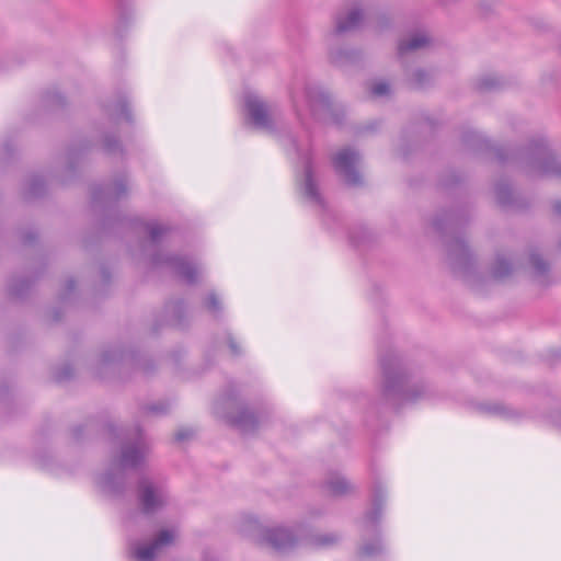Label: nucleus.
Here are the masks:
<instances>
[{
    "label": "nucleus",
    "mask_w": 561,
    "mask_h": 561,
    "mask_svg": "<svg viewBox=\"0 0 561 561\" xmlns=\"http://www.w3.org/2000/svg\"><path fill=\"white\" fill-rule=\"evenodd\" d=\"M296 190L300 198L310 206H321L322 195L310 161H305L301 172L296 175Z\"/></svg>",
    "instance_id": "20e7f679"
},
{
    "label": "nucleus",
    "mask_w": 561,
    "mask_h": 561,
    "mask_svg": "<svg viewBox=\"0 0 561 561\" xmlns=\"http://www.w3.org/2000/svg\"><path fill=\"white\" fill-rule=\"evenodd\" d=\"M247 531L256 542L277 550L290 548L296 541L293 531L283 526H263L256 518L248 520Z\"/></svg>",
    "instance_id": "7ed1b4c3"
},
{
    "label": "nucleus",
    "mask_w": 561,
    "mask_h": 561,
    "mask_svg": "<svg viewBox=\"0 0 561 561\" xmlns=\"http://www.w3.org/2000/svg\"><path fill=\"white\" fill-rule=\"evenodd\" d=\"M206 306L209 310L216 311L219 307L218 298L214 294L209 295L206 299Z\"/></svg>",
    "instance_id": "a211bd4d"
},
{
    "label": "nucleus",
    "mask_w": 561,
    "mask_h": 561,
    "mask_svg": "<svg viewBox=\"0 0 561 561\" xmlns=\"http://www.w3.org/2000/svg\"><path fill=\"white\" fill-rule=\"evenodd\" d=\"M381 391L388 400L399 405L419 403L431 394L430 387L423 380L390 373L383 377Z\"/></svg>",
    "instance_id": "f257e3e1"
},
{
    "label": "nucleus",
    "mask_w": 561,
    "mask_h": 561,
    "mask_svg": "<svg viewBox=\"0 0 561 561\" xmlns=\"http://www.w3.org/2000/svg\"><path fill=\"white\" fill-rule=\"evenodd\" d=\"M174 267L178 273L188 283L195 280V275L198 274L199 270L191 262L175 261Z\"/></svg>",
    "instance_id": "ddd939ff"
},
{
    "label": "nucleus",
    "mask_w": 561,
    "mask_h": 561,
    "mask_svg": "<svg viewBox=\"0 0 561 561\" xmlns=\"http://www.w3.org/2000/svg\"><path fill=\"white\" fill-rule=\"evenodd\" d=\"M230 346H231V348L233 350V348H234V343H233V342H231Z\"/></svg>",
    "instance_id": "a878e982"
},
{
    "label": "nucleus",
    "mask_w": 561,
    "mask_h": 561,
    "mask_svg": "<svg viewBox=\"0 0 561 561\" xmlns=\"http://www.w3.org/2000/svg\"><path fill=\"white\" fill-rule=\"evenodd\" d=\"M229 407L236 409L237 414L229 413L227 415H222V417H225L227 422L237 426L243 432H249L254 427L256 419L253 412L241 407H234L231 403H229Z\"/></svg>",
    "instance_id": "9d476101"
},
{
    "label": "nucleus",
    "mask_w": 561,
    "mask_h": 561,
    "mask_svg": "<svg viewBox=\"0 0 561 561\" xmlns=\"http://www.w3.org/2000/svg\"><path fill=\"white\" fill-rule=\"evenodd\" d=\"M145 446H131L124 450L122 465L125 467L136 466L145 456Z\"/></svg>",
    "instance_id": "f8f14e48"
},
{
    "label": "nucleus",
    "mask_w": 561,
    "mask_h": 561,
    "mask_svg": "<svg viewBox=\"0 0 561 561\" xmlns=\"http://www.w3.org/2000/svg\"><path fill=\"white\" fill-rule=\"evenodd\" d=\"M313 93H314V91L312 89H308L306 91V98H307V101L310 106H312V103H313Z\"/></svg>",
    "instance_id": "5701e85b"
},
{
    "label": "nucleus",
    "mask_w": 561,
    "mask_h": 561,
    "mask_svg": "<svg viewBox=\"0 0 561 561\" xmlns=\"http://www.w3.org/2000/svg\"><path fill=\"white\" fill-rule=\"evenodd\" d=\"M182 438H183V436L179 433L178 434V439H182Z\"/></svg>",
    "instance_id": "393cba45"
},
{
    "label": "nucleus",
    "mask_w": 561,
    "mask_h": 561,
    "mask_svg": "<svg viewBox=\"0 0 561 561\" xmlns=\"http://www.w3.org/2000/svg\"><path fill=\"white\" fill-rule=\"evenodd\" d=\"M425 76V73L423 71H417L415 72L413 79H412V83L415 85V87H422L423 85V77Z\"/></svg>",
    "instance_id": "aec40b11"
},
{
    "label": "nucleus",
    "mask_w": 561,
    "mask_h": 561,
    "mask_svg": "<svg viewBox=\"0 0 561 561\" xmlns=\"http://www.w3.org/2000/svg\"><path fill=\"white\" fill-rule=\"evenodd\" d=\"M549 163L556 164L553 169L550 170L548 165L543 167V172H552V173H560L561 172V165L557 164L554 160L550 161Z\"/></svg>",
    "instance_id": "4be33fe9"
},
{
    "label": "nucleus",
    "mask_w": 561,
    "mask_h": 561,
    "mask_svg": "<svg viewBox=\"0 0 561 561\" xmlns=\"http://www.w3.org/2000/svg\"><path fill=\"white\" fill-rule=\"evenodd\" d=\"M365 19V10L359 4H353L339 12L334 20L331 36L356 30Z\"/></svg>",
    "instance_id": "423d86ee"
},
{
    "label": "nucleus",
    "mask_w": 561,
    "mask_h": 561,
    "mask_svg": "<svg viewBox=\"0 0 561 561\" xmlns=\"http://www.w3.org/2000/svg\"><path fill=\"white\" fill-rule=\"evenodd\" d=\"M357 161V153L351 149H342L334 157L335 170L350 184H357L359 182V174L356 170Z\"/></svg>",
    "instance_id": "6e6552de"
},
{
    "label": "nucleus",
    "mask_w": 561,
    "mask_h": 561,
    "mask_svg": "<svg viewBox=\"0 0 561 561\" xmlns=\"http://www.w3.org/2000/svg\"><path fill=\"white\" fill-rule=\"evenodd\" d=\"M335 540V537L333 536H324L318 539V543L321 546H327L332 543Z\"/></svg>",
    "instance_id": "412c9836"
},
{
    "label": "nucleus",
    "mask_w": 561,
    "mask_h": 561,
    "mask_svg": "<svg viewBox=\"0 0 561 561\" xmlns=\"http://www.w3.org/2000/svg\"><path fill=\"white\" fill-rule=\"evenodd\" d=\"M178 537L174 528H163L151 543H138L131 548L133 557L137 561H151L164 548L172 545Z\"/></svg>",
    "instance_id": "39448f33"
},
{
    "label": "nucleus",
    "mask_w": 561,
    "mask_h": 561,
    "mask_svg": "<svg viewBox=\"0 0 561 561\" xmlns=\"http://www.w3.org/2000/svg\"><path fill=\"white\" fill-rule=\"evenodd\" d=\"M328 492L334 496H343L351 494L355 490V485L340 473H332L325 482Z\"/></svg>",
    "instance_id": "9b49d317"
},
{
    "label": "nucleus",
    "mask_w": 561,
    "mask_h": 561,
    "mask_svg": "<svg viewBox=\"0 0 561 561\" xmlns=\"http://www.w3.org/2000/svg\"><path fill=\"white\" fill-rule=\"evenodd\" d=\"M481 409L484 413L490 415H499L507 419L512 416V411L499 402L483 403Z\"/></svg>",
    "instance_id": "4468645a"
},
{
    "label": "nucleus",
    "mask_w": 561,
    "mask_h": 561,
    "mask_svg": "<svg viewBox=\"0 0 561 561\" xmlns=\"http://www.w3.org/2000/svg\"><path fill=\"white\" fill-rule=\"evenodd\" d=\"M370 90L375 96H386L390 93L391 87L385 80H376L371 83Z\"/></svg>",
    "instance_id": "2eb2a0df"
},
{
    "label": "nucleus",
    "mask_w": 561,
    "mask_h": 561,
    "mask_svg": "<svg viewBox=\"0 0 561 561\" xmlns=\"http://www.w3.org/2000/svg\"><path fill=\"white\" fill-rule=\"evenodd\" d=\"M240 105L245 119L260 129H270L278 113L275 102L267 101L260 93L252 90L242 94Z\"/></svg>",
    "instance_id": "f03ea898"
},
{
    "label": "nucleus",
    "mask_w": 561,
    "mask_h": 561,
    "mask_svg": "<svg viewBox=\"0 0 561 561\" xmlns=\"http://www.w3.org/2000/svg\"><path fill=\"white\" fill-rule=\"evenodd\" d=\"M375 551L368 547H364L363 548V553L366 554V556H370L373 554Z\"/></svg>",
    "instance_id": "b1692460"
},
{
    "label": "nucleus",
    "mask_w": 561,
    "mask_h": 561,
    "mask_svg": "<svg viewBox=\"0 0 561 561\" xmlns=\"http://www.w3.org/2000/svg\"><path fill=\"white\" fill-rule=\"evenodd\" d=\"M431 37L425 32H416L408 37L402 38L398 43V54L404 56L410 53L417 51L430 45Z\"/></svg>",
    "instance_id": "1a4fd4ad"
},
{
    "label": "nucleus",
    "mask_w": 561,
    "mask_h": 561,
    "mask_svg": "<svg viewBox=\"0 0 561 561\" xmlns=\"http://www.w3.org/2000/svg\"><path fill=\"white\" fill-rule=\"evenodd\" d=\"M549 422L561 432V410L553 411L549 416Z\"/></svg>",
    "instance_id": "f3484780"
},
{
    "label": "nucleus",
    "mask_w": 561,
    "mask_h": 561,
    "mask_svg": "<svg viewBox=\"0 0 561 561\" xmlns=\"http://www.w3.org/2000/svg\"><path fill=\"white\" fill-rule=\"evenodd\" d=\"M508 271V263L505 260H499L497 266L494 270V274L496 277L504 276Z\"/></svg>",
    "instance_id": "dca6fc26"
},
{
    "label": "nucleus",
    "mask_w": 561,
    "mask_h": 561,
    "mask_svg": "<svg viewBox=\"0 0 561 561\" xmlns=\"http://www.w3.org/2000/svg\"><path fill=\"white\" fill-rule=\"evenodd\" d=\"M164 228L159 224H151L149 226V232L153 240H156L159 237L160 232H162Z\"/></svg>",
    "instance_id": "6ab92c4d"
},
{
    "label": "nucleus",
    "mask_w": 561,
    "mask_h": 561,
    "mask_svg": "<svg viewBox=\"0 0 561 561\" xmlns=\"http://www.w3.org/2000/svg\"><path fill=\"white\" fill-rule=\"evenodd\" d=\"M139 499L146 512H153L168 503L169 494L162 485L144 481L139 488Z\"/></svg>",
    "instance_id": "0eeeda50"
}]
</instances>
